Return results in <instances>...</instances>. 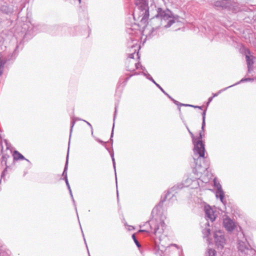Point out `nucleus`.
Listing matches in <instances>:
<instances>
[{
    "instance_id": "f257e3e1",
    "label": "nucleus",
    "mask_w": 256,
    "mask_h": 256,
    "mask_svg": "<svg viewBox=\"0 0 256 256\" xmlns=\"http://www.w3.org/2000/svg\"><path fill=\"white\" fill-rule=\"evenodd\" d=\"M178 187V186H173L168 190L166 194L162 196L158 206L155 207L152 212L153 218L144 224V226L149 227L156 236V238H154L152 251L156 256H163L166 250V246L161 244L162 240L166 238L163 232L166 227L164 221L166 216L160 210H158V207L162 206L163 202L167 199H170L174 196L173 192L176 190Z\"/></svg>"
},
{
    "instance_id": "f03ea898",
    "label": "nucleus",
    "mask_w": 256,
    "mask_h": 256,
    "mask_svg": "<svg viewBox=\"0 0 256 256\" xmlns=\"http://www.w3.org/2000/svg\"><path fill=\"white\" fill-rule=\"evenodd\" d=\"M133 16L134 18L138 16V18L140 19V27L142 26L143 28L146 26V23L149 16L148 6L144 4H142L138 6L134 9ZM153 20L154 21L160 22V26H156V28L151 26L154 30H156V32L154 33L155 34L154 36H155L157 34L158 30L160 28H168L170 27L176 22V18L170 10H163L162 8H158V14L156 15L155 18H154ZM147 25L152 26L149 24H147Z\"/></svg>"
},
{
    "instance_id": "7ed1b4c3",
    "label": "nucleus",
    "mask_w": 256,
    "mask_h": 256,
    "mask_svg": "<svg viewBox=\"0 0 256 256\" xmlns=\"http://www.w3.org/2000/svg\"><path fill=\"white\" fill-rule=\"evenodd\" d=\"M154 30L150 25H146L143 28V30H140V24H134L126 28V32L129 35V39L130 42L128 44V48H131L132 53L128 54L127 60H134V56L137 50L140 48L138 42L141 35L145 36L146 39H150L155 34Z\"/></svg>"
},
{
    "instance_id": "20e7f679",
    "label": "nucleus",
    "mask_w": 256,
    "mask_h": 256,
    "mask_svg": "<svg viewBox=\"0 0 256 256\" xmlns=\"http://www.w3.org/2000/svg\"><path fill=\"white\" fill-rule=\"evenodd\" d=\"M184 124L191 136L194 146L193 159L194 165H193L192 171L197 176H200L208 168V165L204 162L205 159V148L204 144L202 141V134L200 132V136L198 138H196L186 124Z\"/></svg>"
},
{
    "instance_id": "39448f33",
    "label": "nucleus",
    "mask_w": 256,
    "mask_h": 256,
    "mask_svg": "<svg viewBox=\"0 0 256 256\" xmlns=\"http://www.w3.org/2000/svg\"><path fill=\"white\" fill-rule=\"evenodd\" d=\"M237 248L244 256H252L256 253V250L251 247L243 232L240 230L238 233Z\"/></svg>"
},
{
    "instance_id": "423d86ee",
    "label": "nucleus",
    "mask_w": 256,
    "mask_h": 256,
    "mask_svg": "<svg viewBox=\"0 0 256 256\" xmlns=\"http://www.w3.org/2000/svg\"><path fill=\"white\" fill-rule=\"evenodd\" d=\"M44 26L40 24H32L28 22L24 24L22 28L26 34H34V33L42 31Z\"/></svg>"
},
{
    "instance_id": "0eeeda50",
    "label": "nucleus",
    "mask_w": 256,
    "mask_h": 256,
    "mask_svg": "<svg viewBox=\"0 0 256 256\" xmlns=\"http://www.w3.org/2000/svg\"><path fill=\"white\" fill-rule=\"evenodd\" d=\"M223 225L225 229L228 232H232L235 228H236V230L238 231V232H239L237 228L236 224L228 216H224ZM238 229L240 231H241L240 227L239 226Z\"/></svg>"
},
{
    "instance_id": "6e6552de",
    "label": "nucleus",
    "mask_w": 256,
    "mask_h": 256,
    "mask_svg": "<svg viewBox=\"0 0 256 256\" xmlns=\"http://www.w3.org/2000/svg\"><path fill=\"white\" fill-rule=\"evenodd\" d=\"M214 238L216 246L218 248H222L226 243V239L222 230H219L214 232Z\"/></svg>"
},
{
    "instance_id": "1a4fd4ad",
    "label": "nucleus",
    "mask_w": 256,
    "mask_h": 256,
    "mask_svg": "<svg viewBox=\"0 0 256 256\" xmlns=\"http://www.w3.org/2000/svg\"><path fill=\"white\" fill-rule=\"evenodd\" d=\"M246 58L248 66V74H251L256 68L254 66V60L256 58L253 56L250 55V51L248 50L246 54Z\"/></svg>"
},
{
    "instance_id": "9d476101",
    "label": "nucleus",
    "mask_w": 256,
    "mask_h": 256,
    "mask_svg": "<svg viewBox=\"0 0 256 256\" xmlns=\"http://www.w3.org/2000/svg\"><path fill=\"white\" fill-rule=\"evenodd\" d=\"M204 210L205 212V218L208 222L210 220L212 222L215 220L216 217V210H214L210 206H206L204 208Z\"/></svg>"
},
{
    "instance_id": "9b49d317",
    "label": "nucleus",
    "mask_w": 256,
    "mask_h": 256,
    "mask_svg": "<svg viewBox=\"0 0 256 256\" xmlns=\"http://www.w3.org/2000/svg\"><path fill=\"white\" fill-rule=\"evenodd\" d=\"M126 63L128 71L134 72L139 68L140 64L137 63L135 60H127Z\"/></svg>"
},
{
    "instance_id": "f8f14e48",
    "label": "nucleus",
    "mask_w": 256,
    "mask_h": 256,
    "mask_svg": "<svg viewBox=\"0 0 256 256\" xmlns=\"http://www.w3.org/2000/svg\"><path fill=\"white\" fill-rule=\"evenodd\" d=\"M212 5L218 10H225L229 7V4L226 0L216 1Z\"/></svg>"
},
{
    "instance_id": "ddd939ff",
    "label": "nucleus",
    "mask_w": 256,
    "mask_h": 256,
    "mask_svg": "<svg viewBox=\"0 0 256 256\" xmlns=\"http://www.w3.org/2000/svg\"><path fill=\"white\" fill-rule=\"evenodd\" d=\"M8 158H9V156L7 155H3L2 157L1 164L2 166H5L6 168L1 174V178H2L5 176V172L6 171V169L8 168V166L6 165V160Z\"/></svg>"
},
{
    "instance_id": "4468645a",
    "label": "nucleus",
    "mask_w": 256,
    "mask_h": 256,
    "mask_svg": "<svg viewBox=\"0 0 256 256\" xmlns=\"http://www.w3.org/2000/svg\"><path fill=\"white\" fill-rule=\"evenodd\" d=\"M0 10L6 14H11L14 12V8L12 6H8L7 5H2L0 7Z\"/></svg>"
},
{
    "instance_id": "2eb2a0df",
    "label": "nucleus",
    "mask_w": 256,
    "mask_h": 256,
    "mask_svg": "<svg viewBox=\"0 0 256 256\" xmlns=\"http://www.w3.org/2000/svg\"><path fill=\"white\" fill-rule=\"evenodd\" d=\"M141 69L143 70L142 73L144 76H146V78L149 80H150L152 81L154 84L155 83V80L153 79L152 76L148 72L147 70L144 67H143L140 65Z\"/></svg>"
},
{
    "instance_id": "dca6fc26",
    "label": "nucleus",
    "mask_w": 256,
    "mask_h": 256,
    "mask_svg": "<svg viewBox=\"0 0 256 256\" xmlns=\"http://www.w3.org/2000/svg\"><path fill=\"white\" fill-rule=\"evenodd\" d=\"M216 196L217 198H220V201L224 204V192L222 189L216 190Z\"/></svg>"
},
{
    "instance_id": "f3484780",
    "label": "nucleus",
    "mask_w": 256,
    "mask_h": 256,
    "mask_svg": "<svg viewBox=\"0 0 256 256\" xmlns=\"http://www.w3.org/2000/svg\"><path fill=\"white\" fill-rule=\"evenodd\" d=\"M13 156L14 160H25L30 162L28 160L26 159L21 154H20L17 150H15L14 152Z\"/></svg>"
},
{
    "instance_id": "a211bd4d",
    "label": "nucleus",
    "mask_w": 256,
    "mask_h": 256,
    "mask_svg": "<svg viewBox=\"0 0 256 256\" xmlns=\"http://www.w3.org/2000/svg\"><path fill=\"white\" fill-rule=\"evenodd\" d=\"M205 225L206 226V227L202 231V232L204 234V237H207L208 236H209V234H210V223L208 222H207L206 224H205Z\"/></svg>"
},
{
    "instance_id": "6ab92c4d",
    "label": "nucleus",
    "mask_w": 256,
    "mask_h": 256,
    "mask_svg": "<svg viewBox=\"0 0 256 256\" xmlns=\"http://www.w3.org/2000/svg\"><path fill=\"white\" fill-rule=\"evenodd\" d=\"M69 150V149L68 150V151ZM68 152L67 156H66V162L64 168V170L62 173V176H64V179L66 180V178H68L67 176V170H68Z\"/></svg>"
},
{
    "instance_id": "aec40b11",
    "label": "nucleus",
    "mask_w": 256,
    "mask_h": 256,
    "mask_svg": "<svg viewBox=\"0 0 256 256\" xmlns=\"http://www.w3.org/2000/svg\"><path fill=\"white\" fill-rule=\"evenodd\" d=\"M255 78H242L240 81L234 84H232L231 85L232 86H236V85H238L240 83H242V82H253Z\"/></svg>"
},
{
    "instance_id": "412c9836",
    "label": "nucleus",
    "mask_w": 256,
    "mask_h": 256,
    "mask_svg": "<svg viewBox=\"0 0 256 256\" xmlns=\"http://www.w3.org/2000/svg\"><path fill=\"white\" fill-rule=\"evenodd\" d=\"M6 61L0 58V76L2 74Z\"/></svg>"
},
{
    "instance_id": "4be33fe9",
    "label": "nucleus",
    "mask_w": 256,
    "mask_h": 256,
    "mask_svg": "<svg viewBox=\"0 0 256 256\" xmlns=\"http://www.w3.org/2000/svg\"><path fill=\"white\" fill-rule=\"evenodd\" d=\"M214 187L216 188V190H220L222 188L218 180L216 178H214Z\"/></svg>"
},
{
    "instance_id": "5701e85b",
    "label": "nucleus",
    "mask_w": 256,
    "mask_h": 256,
    "mask_svg": "<svg viewBox=\"0 0 256 256\" xmlns=\"http://www.w3.org/2000/svg\"><path fill=\"white\" fill-rule=\"evenodd\" d=\"M206 256H216V251L213 249H208L206 253Z\"/></svg>"
},
{
    "instance_id": "b1692460",
    "label": "nucleus",
    "mask_w": 256,
    "mask_h": 256,
    "mask_svg": "<svg viewBox=\"0 0 256 256\" xmlns=\"http://www.w3.org/2000/svg\"><path fill=\"white\" fill-rule=\"evenodd\" d=\"M231 87H232V86H228L226 88H222V89L220 90L218 92L215 93V94H213V96H212L214 98V97L218 96V94H220L222 92L226 90L227 89H228V88H231Z\"/></svg>"
},
{
    "instance_id": "393cba45",
    "label": "nucleus",
    "mask_w": 256,
    "mask_h": 256,
    "mask_svg": "<svg viewBox=\"0 0 256 256\" xmlns=\"http://www.w3.org/2000/svg\"><path fill=\"white\" fill-rule=\"evenodd\" d=\"M132 238L134 241V242L136 244V246L138 248H140L141 246V245L140 244V242H138V240H136V236H135L134 234H133L132 235Z\"/></svg>"
},
{
    "instance_id": "a878e982",
    "label": "nucleus",
    "mask_w": 256,
    "mask_h": 256,
    "mask_svg": "<svg viewBox=\"0 0 256 256\" xmlns=\"http://www.w3.org/2000/svg\"><path fill=\"white\" fill-rule=\"evenodd\" d=\"M110 156H111V157L112 158L113 166H114V169L115 174H116V180L117 178H116V162H115V160H114V153L110 154Z\"/></svg>"
},
{
    "instance_id": "bb28decb",
    "label": "nucleus",
    "mask_w": 256,
    "mask_h": 256,
    "mask_svg": "<svg viewBox=\"0 0 256 256\" xmlns=\"http://www.w3.org/2000/svg\"><path fill=\"white\" fill-rule=\"evenodd\" d=\"M167 96L171 100H172L176 104L177 106H180L181 103L179 102L178 101L174 100L172 98L169 94H167Z\"/></svg>"
},
{
    "instance_id": "cd10ccee",
    "label": "nucleus",
    "mask_w": 256,
    "mask_h": 256,
    "mask_svg": "<svg viewBox=\"0 0 256 256\" xmlns=\"http://www.w3.org/2000/svg\"><path fill=\"white\" fill-rule=\"evenodd\" d=\"M154 84L165 94L167 96V94H167L164 90L160 86V84H157L156 82H155V83H154Z\"/></svg>"
},
{
    "instance_id": "c85d7f7f",
    "label": "nucleus",
    "mask_w": 256,
    "mask_h": 256,
    "mask_svg": "<svg viewBox=\"0 0 256 256\" xmlns=\"http://www.w3.org/2000/svg\"><path fill=\"white\" fill-rule=\"evenodd\" d=\"M69 190L70 194V196H71L72 199V201H73L74 204V205L75 206V208H76V211L77 212L76 208V206L75 201H74V197H73V196H72V190H71V189L70 188V190Z\"/></svg>"
},
{
    "instance_id": "c756f323",
    "label": "nucleus",
    "mask_w": 256,
    "mask_h": 256,
    "mask_svg": "<svg viewBox=\"0 0 256 256\" xmlns=\"http://www.w3.org/2000/svg\"><path fill=\"white\" fill-rule=\"evenodd\" d=\"M74 124H75V121L74 120H72L71 122V126H70V138L71 136V134H72V128H73V126L74 125Z\"/></svg>"
},
{
    "instance_id": "7c9ffc66",
    "label": "nucleus",
    "mask_w": 256,
    "mask_h": 256,
    "mask_svg": "<svg viewBox=\"0 0 256 256\" xmlns=\"http://www.w3.org/2000/svg\"><path fill=\"white\" fill-rule=\"evenodd\" d=\"M206 110H204L202 114V121H203V124H204V122L206 120Z\"/></svg>"
},
{
    "instance_id": "2f4dec72",
    "label": "nucleus",
    "mask_w": 256,
    "mask_h": 256,
    "mask_svg": "<svg viewBox=\"0 0 256 256\" xmlns=\"http://www.w3.org/2000/svg\"><path fill=\"white\" fill-rule=\"evenodd\" d=\"M84 122H86L87 124L90 128L91 130H92V134H93V131H92V126L91 125V124L88 122L86 121V120H84Z\"/></svg>"
},
{
    "instance_id": "473e14b6",
    "label": "nucleus",
    "mask_w": 256,
    "mask_h": 256,
    "mask_svg": "<svg viewBox=\"0 0 256 256\" xmlns=\"http://www.w3.org/2000/svg\"><path fill=\"white\" fill-rule=\"evenodd\" d=\"M65 182H66V186H68V189L70 190V186L68 182V178H66Z\"/></svg>"
},
{
    "instance_id": "72a5a7b5",
    "label": "nucleus",
    "mask_w": 256,
    "mask_h": 256,
    "mask_svg": "<svg viewBox=\"0 0 256 256\" xmlns=\"http://www.w3.org/2000/svg\"><path fill=\"white\" fill-rule=\"evenodd\" d=\"M114 124H113V127H112V134H111V136H110V140L111 141H112V137L113 136V134H114Z\"/></svg>"
},
{
    "instance_id": "f704fd0d",
    "label": "nucleus",
    "mask_w": 256,
    "mask_h": 256,
    "mask_svg": "<svg viewBox=\"0 0 256 256\" xmlns=\"http://www.w3.org/2000/svg\"><path fill=\"white\" fill-rule=\"evenodd\" d=\"M117 108H118V106H115L114 114V122L115 120L116 117V113L117 112Z\"/></svg>"
},
{
    "instance_id": "c9c22d12",
    "label": "nucleus",
    "mask_w": 256,
    "mask_h": 256,
    "mask_svg": "<svg viewBox=\"0 0 256 256\" xmlns=\"http://www.w3.org/2000/svg\"><path fill=\"white\" fill-rule=\"evenodd\" d=\"M180 106H190V107L194 106H193V105L188 104H182V103L180 104Z\"/></svg>"
},
{
    "instance_id": "e433bc0d",
    "label": "nucleus",
    "mask_w": 256,
    "mask_h": 256,
    "mask_svg": "<svg viewBox=\"0 0 256 256\" xmlns=\"http://www.w3.org/2000/svg\"><path fill=\"white\" fill-rule=\"evenodd\" d=\"M97 140L98 142H100V144H103V145L106 147V146H105V144H106V143H105V142H103L102 140H100V139H97V140Z\"/></svg>"
},
{
    "instance_id": "4c0bfd02",
    "label": "nucleus",
    "mask_w": 256,
    "mask_h": 256,
    "mask_svg": "<svg viewBox=\"0 0 256 256\" xmlns=\"http://www.w3.org/2000/svg\"><path fill=\"white\" fill-rule=\"evenodd\" d=\"M252 74V76H254V78L256 79V68L254 70V71L252 72V74Z\"/></svg>"
},
{
    "instance_id": "58836bf2",
    "label": "nucleus",
    "mask_w": 256,
    "mask_h": 256,
    "mask_svg": "<svg viewBox=\"0 0 256 256\" xmlns=\"http://www.w3.org/2000/svg\"><path fill=\"white\" fill-rule=\"evenodd\" d=\"M139 232H148V230L146 229V230H139Z\"/></svg>"
},
{
    "instance_id": "ea45409f",
    "label": "nucleus",
    "mask_w": 256,
    "mask_h": 256,
    "mask_svg": "<svg viewBox=\"0 0 256 256\" xmlns=\"http://www.w3.org/2000/svg\"><path fill=\"white\" fill-rule=\"evenodd\" d=\"M213 98H214L213 96H211V97L209 98L208 99V102H210L212 100Z\"/></svg>"
},
{
    "instance_id": "a19ab883",
    "label": "nucleus",
    "mask_w": 256,
    "mask_h": 256,
    "mask_svg": "<svg viewBox=\"0 0 256 256\" xmlns=\"http://www.w3.org/2000/svg\"><path fill=\"white\" fill-rule=\"evenodd\" d=\"M206 125V122H204V124H203V122H202V130H204V127Z\"/></svg>"
},
{
    "instance_id": "79ce46f5",
    "label": "nucleus",
    "mask_w": 256,
    "mask_h": 256,
    "mask_svg": "<svg viewBox=\"0 0 256 256\" xmlns=\"http://www.w3.org/2000/svg\"><path fill=\"white\" fill-rule=\"evenodd\" d=\"M4 142L6 143V148L8 149V145L7 140H4Z\"/></svg>"
},
{
    "instance_id": "37998d69",
    "label": "nucleus",
    "mask_w": 256,
    "mask_h": 256,
    "mask_svg": "<svg viewBox=\"0 0 256 256\" xmlns=\"http://www.w3.org/2000/svg\"><path fill=\"white\" fill-rule=\"evenodd\" d=\"M194 108H200V109H202V106H193Z\"/></svg>"
},
{
    "instance_id": "c03bdc74",
    "label": "nucleus",
    "mask_w": 256,
    "mask_h": 256,
    "mask_svg": "<svg viewBox=\"0 0 256 256\" xmlns=\"http://www.w3.org/2000/svg\"><path fill=\"white\" fill-rule=\"evenodd\" d=\"M186 181H188V182H190L192 180H188H188H186Z\"/></svg>"
},
{
    "instance_id": "a18cd8bd",
    "label": "nucleus",
    "mask_w": 256,
    "mask_h": 256,
    "mask_svg": "<svg viewBox=\"0 0 256 256\" xmlns=\"http://www.w3.org/2000/svg\"><path fill=\"white\" fill-rule=\"evenodd\" d=\"M18 46H16V50H15V52L16 51V50L18 49Z\"/></svg>"
},
{
    "instance_id": "49530a36",
    "label": "nucleus",
    "mask_w": 256,
    "mask_h": 256,
    "mask_svg": "<svg viewBox=\"0 0 256 256\" xmlns=\"http://www.w3.org/2000/svg\"><path fill=\"white\" fill-rule=\"evenodd\" d=\"M210 102H208H208H207V104H206L207 106H208V104H210Z\"/></svg>"
},
{
    "instance_id": "de8ad7c7",
    "label": "nucleus",
    "mask_w": 256,
    "mask_h": 256,
    "mask_svg": "<svg viewBox=\"0 0 256 256\" xmlns=\"http://www.w3.org/2000/svg\"><path fill=\"white\" fill-rule=\"evenodd\" d=\"M136 56H138V58H139V56H138V52L137 53Z\"/></svg>"
},
{
    "instance_id": "09e8293b",
    "label": "nucleus",
    "mask_w": 256,
    "mask_h": 256,
    "mask_svg": "<svg viewBox=\"0 0 256 256\" xmlns=\"http://www.w3.org/2000/svg\"><path fill=\"white\" fill-rule=\"evenodd\" d=\"M118 191L117 190V196L118 197Z\"/></svg>"
},
{
    "instance_id": "8fccbe9b",
    "label": "nucleus",
    "mask_w": 256,
    "mask_h": 256,
    "mask_svg": "<svg viewBox=\"0 0 256 256\" xmlns=\"http://www.w3.org/2000/svg\"><path fill=\"white\" fill-rule=\"evenodd\" d=\"M1 147H2V150H3V147H2V146H1Z\"/></svg>"
},
{
    "instance_id": "3c124183",
    "label": "nucleus",
    "mask_w": 256,
    "mask_h": 256,
    "mask_svg": "<svg viewBox=\"0 0 256 256\" xmlns=\"http://www.w3.org/2000/svg\"><path fill=\"white\" fill-rule=\"evenodd\" d=\"M78 1H79V2L80 3L81 0H78Z\"/></svg>"
},
{
    "instance_id": "603ef678",
    "label": "nucleus",
    "mask_w": 256,
    "mask_h": 256,
    "mask_svg": "<svg viewBox=\"0 0 256 256\" xmlns=\"http://www.w3.org/2000/svg\"><path fill=\"white\" fill-rule=\"evenodd\" d=\"M84 242H86V239L84 238ZM85 243H86V242H85Z\"/></svg>"
},
{
    "instance_id": "864d4df0",
    "label": "nucleus",
    "mask_w": 256,
    "mask_h": 256,
    "mask_svg": "<svg viewBox=\"0 0 256 256\" xmlns=\"http://www.w3.org/2000/svg\"><path fill=\"white\" fill-rule=\"evenodd\" d=\"M88 255H89V256H90V254H89V253H88Z\"/></svg>"
}]
</instances>
